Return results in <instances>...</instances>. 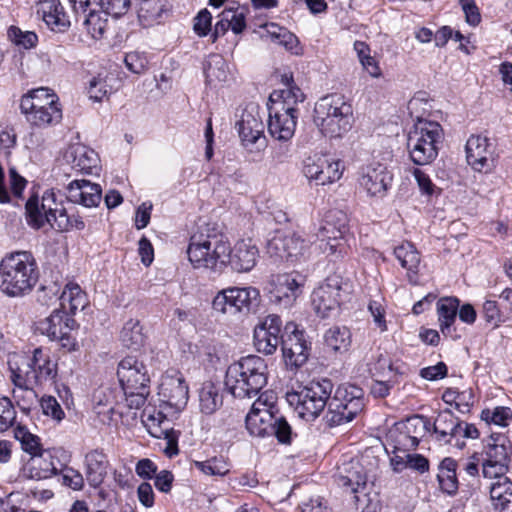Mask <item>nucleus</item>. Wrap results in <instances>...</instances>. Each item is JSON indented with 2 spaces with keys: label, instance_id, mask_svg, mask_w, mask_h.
<instances>
[{
  "label": "nucleus",
  "instance_id": "obj_43",
  "mask_svg": "<svg viewBox=\"0 0 512 512\" xmlns=\"http://www.w3.org/2000/svg\"><path fill=\"white\" fill-rule=\"evenodd\" d=\"M458 463L452 458H444L439 465L437 479L440 489L449 495H453L458 490L457 469Z\"/></svg>",
  "mask_w": 512,
  "mask_h": 512
},
{
  "label": "nucleus",
  "instance_id": "obj_35",
  "mask_svg": "<svg viewBox=\"0 0 512 512\" xmlns=\"http://www.w3.org/2000/svg\"><path fill=\"white\" fill-rule=\"evenodd\" d=\"M432 427L438 441L450 443L460 435L462 422L450 410H444L437 415Z\"/></svg>",
  "mask_w": 512,
  "mask_h": 512
},
{
  "label": "nucleus",
  "instance_id": "obj_15",
  "mask_svg": "<svg viewBox=\"0 0 512 512\" xmlns=\"http://www.w3.org/2000/svg\"><path fill=\"white\" fill-rule=\"evenodd\" d=\"M366 475L362 468L349 471L347 475L339 474L337 484L339 487L355 494V505L361 512H379L381 510L380 500L377 494L370 495L366 490Z\"/></svg>",
  "mask_w": 512,
  "mask_h": 512
},
{
  "label": "nucleus",
  "instance_id": "obj_22",
  "mask_svg": "<svg viewBox=\"0 0 512 512\" xmlns=\"http://www.w3.org/2000/svg\"><path fill=\"white\" fill-rule=\"evenodd\" d=\"M160 401L177 410H182L188 402V386L181 376H166L159 386Z\"/></svg>",
  "mask_w": 512,
  "mask_h": 512
},
{
  "label": "nucleus",
  "instance_id": "obj_41",
  "mask_svg": "<svg viewBox=\"0 0 512 512\" xmlns=\"http://www.w3.org/2000/svg\"><path fill=\"white\" fill-rule=\"evenodd\" d=\"M75 16L77 20L79 17L82 18V25L91 38L98 40L103 37L108 22L107 18L102 15V12L94 9L88 11V7H85L84 11H80Z\"/></svg>",
  "mask_w": 512,
  "mask_h": 512
},
{
  "label": "nucleus",
  "instance_id": "obj_37",
  "mask_svg": "<svg viewBox=\"0 0 512 512\" xmlns=\"http://www.w3.org/2000/svg\"><path fill=\"white\" fill-rule=\"evenodd\" d=\"M53 106H59L58 97L46 87L31 91L27 95H24L20 101L22 113H29L33 110Z\"/></svg>",
  "mask_w": 512,
  "mask_h": 512
},
{
  "label": "nucleus",
  "instance_id": "obj_13",
  "mask_svg": "<svg viewBox=\"0 0 512 512\" xmlns=\"http://www.w3.org/2000/svg\"><path fill=\"white\" fill-rule=\"evenodd\" d=\"M27 223L36 229H39L48 223L51 227L55 223L54 219L65 213L66 209L62 202L56 199V193L53 190L46 191L41 201L37 196H31L25 205Z\"/></svg>",
  "mask_w": 512,
  "mask_h": 512
},
{
  "label": "nucleus",
  "instance_id": "obj_56",
  "mask_svg": "<svg viewBox=\"0 0 512 512\" xmlns=\"http://www.w3.org/2000/svg\"><path fill=\"white\" fill-rule=\"evenodd\" d=\"M52 228L57 231H68L70 229L82 230L85 223L79 215H69L67 211L54 219Z\"/></svg>",
  "mask_w": 512,
  "mask_h": 512
},
{
  "label": "nucleus",
  "instance_id": "obj_58",
  "mask_svg": "<svg viewBox=\"0 0 512 512\" xmlns=\"http://www.w3.org/2000/svg\"><path fill=\"white\" fill-rule=\"evenodd\" d=\"M16 419V411L8 397H0V433L13 426Z\"/></svg>",
  "mask_w": 512,
  "mask_h": 512
},
{
  "label": "nucleus",
  "instance_id": "obj_11",
  "mask_svg": "<svg viewBox=\"0 0 512 512\" xmlns=\"http://www.w3.org/2000/svg\"><path fill=\"white\" fill-rule=\"evenodd\" d=\"M312 242L311 238L305 239L296 232L276 231L268 239L266 251L270 257L293 262L308 255Z\"/></svg>",
  "mask_w": 512,
  "mask_h": 512
},
{
  "label": "nucleus",
  "instance_id": "obj_2",
  "mask_svg": "<svg viewBox=\"0 0 512 512\" xmlns=\"http://www.w3.org/2000/svg\"><path fill=\"white\" fill-rule=\"evenodd\" d=\"M267 364L257 355L242 357L231 364L225 375V387L235 398L257 396L267 384Z\"/></svg>",
  "mask_w": 512,
  "mask_h": 512
},
{
  "label": "nucleus",
  "instance_id": "obj_14",
  "mask_svg": "<svg viewBox=\"0 0 512 512\" xmlns=\"http://www.w3.org/2000/svg\"><path fill=\"white\" fill-rule=\"evenodd\" d=\"M504 435H491L485 445L486 458L482 464V472L485 478L506 475L509 469L511 447Z\"/></svg>",
  "mask_w": 512,
  "mask_h": 512
},
{
  "label": "nucleus",
  "instance_id": "obj_54",
  "mask_svg": "<svg viewBox=\"0 0 512 512\" xmlns=\"http://www.w3.org/2000/svg\"><path fill=\"white\" fill-rule=\"evenodd\" d=\"M9 39L17 46L24 49H31L38 42L37 35L32 31H23L16 26H11L8 30Z\"/></svg>",
  "mask_w": 512,
  "mask_h": 512
},
{
  "label": "nucleus",
  "instance_id": "obj_16",
  "mask_svg": "<svg viewBox=\"0 0 512 512\" xmlns=\"http://www.w3.org/2000/svg\"><path fill=\"white\" fill-rule=\"evenodd\" d=\"M281 348L285 361L295 367L302 366L308 359L309 348L304 332L294 322H288L281 334Z\"/></svg>",
  "mask_w": 512,
  "mask_h": 512
},
{
  "label": "nucleus",
  "instance_id": "obj_42",
  "mask_svg": "<svg viewBox=\"0 0 512 512\" xmlns=\"http://www.w3.org/2000/svg\"><path fill=\"white\" fill-rule=\"evenodd\" d=\"M206 82L210 85L225 82L229 76L226 60L220 54H210L203 65Z\"/></svg>",
  "mask_w": 512,
  "mask_h": 512
},
{
  "label": "nucleus",
  "instance_id": "obj_62",
  "mask_svg": "<svg viewBox=\"0 0 512 512\" xmlns=\"http://www.w3.org/2000/svg\"><path fill=\"white\" fill-rule=\"evenodd\" d=\"M482 415L484 419H490L496 425L506 426L507 421L512 417V412L508 407H496L492 412L484 410Z\"/></svg>",
  "mask_w": 512,
  "mask_h": 512
},
{
  "label": "nucleus",
  "instance_id": "obj_48",
  "mask_svg": "<svg viewBox=\"0 0 512 512\" xmlns=\"http://www.w3.org/2000/svg\"><path fill=\"white\" fill-rule=\"evenodd\" d=\"M326 345L336 352H343L348 349L351 343V333L345 326H334L325 333Z\"/></svg>",
  "mask_w": 512,
  "mask_h": 512
},
{
  "label": "nucleus",
  "instance_id": "obj_51",
  "mask_svg": "<svg viewBox=\"0 0 512 512\" xmlns=\"http://www.w3.org/2000/svg\"><path fill=\"white\" fill-rule=\"evenodd\" d=\"M194 467L207 476H224L229 472V465L223 457H212L206 461H194Z\"/></svg>",
  "mask_w": 512,
  "mask_h": 512
},
{
  "label": "nucleus",
  "instance_id": "obj_38",
  "mask_svg": "<svg viewBox=\"0 0 512 512\" xmlns=\"http://www.w3.org/2000/svg\"><path fill=\"white\" fill-rule=\"evenodd\" d=\"M60 309L67 316L74 315L77 310L84 309L87 303L86 294L76 283H67L59 296Z\"/></svg>",
  "mask_w": 512,
  "mask_h": 512
},
{
  "label": "nucleus",
  "instance_id": "obj_53",
  "mask_svg": "<svg viewBox=\"0 0 512 512\" xmlns=\"http://www.w3.org/2000/svg\"><path fill=\"white\" fill-rule=\"evenodd\" d=\"M400 429L410 436H416L419 443L423 433L429 430L430 422L423 416L416 415L408 418L405 422H400Z\"/></svg>",
  "mask_w": 512,
  "mask_h": 512
},
{
  "label": "nucleus",
  "instance_id": "obj_20",
  "mask_svg": "<svg viewBox=\"0 0 512 512\" xmlns=\"http://www.w3.org/2000/svg\"><path fill=\"white\" fill-rule=\"evenodd\" d=\"M303 173L317 185L333 183L340 179V162L332 161L324 156H311L305 159Z\"/></svg>",
  "mask_w": 512,
  "mask_h": 512
},
{
  "label": "nucleus",
  "instance_id": "obj_9",
  "mask_svg": "<svg viewBox=\"0 0 512 512\" xmlns=\"http://www.w3.org/2000/svg\"><path fill=\"white\" fill-rule=\"evenodd\" d=\"M245 424L251 436H275L283 444L291 441V426L283 416H277L275 413L251 409L245 418Z\"/></svg>",
  "mask_w": 512,
  "mask_h": 512
},
{
  "label": "nucleus",
  "instance_id": "obj_17",
  "mask_svg": "<svg viewBox=\"0 0 512 512\" xmlns=\"http://www.w3.org/2000/svg\"><path fill=\"white\" fill-rule=\"evenodd\" d=\"M117 375L122 390L131 393V390L149 388L150 378L143 362L134 356H127L118 365Z\"/></svg>",
  "mask_w": 512,
  "mask_h": 512
},
{
  "label": "nucleus",
  "instance_id": "obj_27",
  "mask_svg": "<svg viewBox=\"0 0 512 512\" xmlns=\"http://www.w3.org/2000/svg\"><path fill=\"white\" fill-rule=\"evenodd\" d=\"M282 89L275 90L271 93L269 100L273 107L296 108L298 103L305 99L304 93L295 84L291 74H283L281 76Z\"/></svg>",
  "mask_w": 512,
  "mask_h": 512
},
{
  "label": "nucleus",
  "instance_id": "obj_28",
  "mask_svg": "<svg viewBox=\"0 0 512 512\" xmlns=\"http://www.w3.org/2000/svg\"><path fill=\"white\" fill-rule=\"evenodd\" d=\"M490 500L496 512H512V481L506 475L491 477Z\"/></svg>",
  "mask_w": 512,
  "mask_h": 512
},
{
  "label": "nucleus",
  "instance_id": "obj_3",
  "mask_svg": "<svg viewBox=\"0 0 512 512\" xmlns=\"http://www.w3.org/2000/svg\"><path fill=\"white\" fill-rule=\"evenodd\" d=\"M354 122L352 105L344 96L331 94L320 98L314 107V123L330 138L342 137Z\"/></svg>",
  "mask_w": 512,
  "mask_h": 512
},
{
  "label": "nucleus",
  "instance_id": "obj_60",
  "mask_svg": "<svg viewBox=\"0 0 512 512\" xmlns=\"http://www.w3.org/2000/svg\"><path fill=\"white\" fill-rule=\"evenodd\" d=\"M125 66L135 74L143 73L148 65L147 58L140 52H130L125 55Z\"/></svg>",
  "mask_w": 512,
  "mask_h": 512
},
{
  "label": "nucleus",
  "instance_id": "obj_34",
  "mask_svg": "<svg viewBox=\"0 0 512 512\" xmlns=\"http://www.w3.org/2000/svg\"><path fill=\"white\" fill-rule=\"evenodd\" d=\"M302 286L292 274H282L277 276L271 293L277 302L289 306L302 293Z\"/></svg>",
  "mask_w": 512,
  "mask_h": 512
},
{
  "label": "nucleus",
  "instance_id": "obj_36",
  "mask_svg": "<svg viewBox=\"0 0 512 512\" xmlns=\"http://www.w3.org/2000/svg\"><path fill=\"white\" fill-rule=\"evenodd\" d=\"M57 474L53 457L49 452H43L31 457L24 467V475L33 480H43Z\"/></svg>",
  "mask_w": 512,
  "mask_h": 512
},
{
  "label": "nucleus",
  "instance_id": "obj_7",
  "mask_svg": "<svg viewBox=\"0 0 512 512\" xmlns=\"http://www.w3.org/2000/svg\"><path fill=\"white\" fill-rule=\"evenodd\" d=\"M353 292V284L341 275L333 274L312 293V305L315 312L322 318L329 317L340 305L349 299Z\"/></svg>",
  "mask_w": 512,
  "mask_h": 512
},
{
  "label": "nucleus",
  "instance_id": "obj_30",
  "mask_svg": "<svg viewBox=\"0 0 512 512\" xmlns=\"http://www.w3.org/2000/svg\"><path fill=\"white\" fill-rule=\"evenodd\" d=\"M74 325L75 320L71 316L55 309L50 316L36 323V330L51 340H56L57 337H61L64 330H72Z\"/></svg>",
  "mask_w": 512,
  "mask_h": 512
},
{
  "label": "nucleus",
  "instance_id": "obj_21",
  "mask_svg": "<svg viewBox=\"0 0 512 512\" xmlns=\"http://www.w3.org/2000/svg\"><path fill=\"white\" fill-rule=\"evenodd\" d=\"M239 137L244 146L256 144L264 137V123L259 114L258 106L248 105L236 123Z\"/></svg>",
  "mask_w": 512,
  "mask_h": 512
},
{
  "label": "nucleus",
  "instance_id": "obj_12",
  "mask_svg": "<svg viewBox=\"0 0 512 512\" xmlns=\"http://www.w3.org/2000/svg\"><path fill=\"white\" fill-rule=\"evenodd\" d=\"M260 293L255 287H230L215 296L213 309L223 314L249 312L259 303Z\"/></svg>",
  "mask_w": 512,
  "mask_h": 512
},
{
  "label": "nucleus",
  "instance_id": "obj_64",
  "mask_svg": "<svg viewBox=\"0 0 512 512\" xmlns=\"http://www.w3.org/2000/svg\"><path fill=\"white\" fill-rule=\"evenodd\" d=\"M224 19L235 34L241 33L246 27L243 12L228 10L224 12Z\"/></svg>",
  "mask_w": 512,
  "mask_h": 512
},
{
  "label": "nucleus",
  "instance_id": "obj_52",
  "mask_svg": "<svg viewBox=\"0 0 512 512\" xmlns=\"http://www.w3.org/2000/svg\"><path fill=\"white\" fill-rule=\"evenodd\" d=\"M15 438L21 443L22 449L29 453L31 457L43 453L39 438L30 433L25 427L18 426L14 430Z\"/></svg>",
  "mask_w": 512,
  "mask_h": 512
},
{
  "label": "nucleus",
  "instance_id": "obj_39",
  "mask_svg": "<svg viewBox=\"0 0 512 512\" xmlns=\"http://www.w3.org/2000/svg\"><path fill=\"white\" fill-rule=\"evenodd\" d=\"M394 255L401 266L407 270V276L412 284L417 283V272L420 264V255L410 242L402 243L394 249Z\"/></svg>",
  "mask_w": 512,
  "mask_h": 512
},
{
  "label": "nucleus",
  "instance_id": "obj_57",
  "mask_svg": "<svg viewBox=\"0 0 512 512\" xmlns=\"http://www.w3.org/2000/svg\"><path fill=\"white\" fill-rule=\"evenodd\" d=\"M99 5L104 15L119 18L129 11L131 0H99Z\"/></svg>",
  "mask_w": 512,
  "mask_h": 512
},
{
  "label": "nucleus",
  "instance_id": "obj_32",
  "mask_svg": "<svg viewBox=\"0 0 512 512\" xmlns=\"http://www.w3.org/2000/svg\"><path fill=\"white\" fill-rule=\"evenodd\" d=\"M392 180L391 174L386 167L378 165L377 167H369L363 174L360 185L366 190L370 196H384L388 185Z\"/></svg>",
  "mask_w": 512,
  "mask_h": 512
},
{
  "label": "nucleus",
  "instance_id": "obj_10",
  "mask_svg": "<svg viewBox=\"0 0 512 512\" xmlns=\"http://www.w3.org/2000/svg\"><path fill=\"white\" fill-rule=\"evenodd\" d=\"M11 373L22 385H41L55 378L57 364L37 348L31 359L24 361L20 366L11 367Z\"/></svg>",
  "mask_w": 512,
  "mask_h": 512
},
{
  "label": "nucleus",
  "instance_id": "obj_55",
  "mask_svg": "<svg viewBox=\"0 0 512 512\" xmlns=\"http://www.w3.org/2000/svg\"><path fill=\"white\" fill-rule=\"evenodd\" d=\"M363 390L356 385H340L331 397V400H338L342 404L348 406L352 401L364 400Z\"/></svg>",
  "mask_w": 512,
  "mask_h": 512
},
{
  "label": "nucleus",
  "instance_id": "obj_25",
  "mask_svg": "<svg viewBox=\"0 0 512 512\" xmlns=\"http://www.w3.org/2000/svg\"><path fill=\"white\" fill-rule=\"evenodd\" d=\"M37 14L53 31L64 32L70 27V18L59 0H40L37 5Z\"/></svg>",
  "mask_w": 512,
  "mask_h": 512
},
{
  "label": "nucleus",
  "instance_id": "obj_49",
  "mask_svg": "<svg viewBox=\"0 0 512 512\" xmlns=\"http://www.w3.org/2000/svg\"><path fill=\"white\" fill-rule=\"evenodd\" d=\"M11 380L16 387V389L13 390V396L17 400V404L21 410L29 411L38 403V395L33 389L35 385H22L18 383L13 373H11Z\"/></svg>",
  "mask_w": 512,
  "mask_h": 512
},
{
  "label": "nucleus",
  "instance_id": "obj_31",
  "mask_svg": "<svg viewBox=\"0 0 512 512\" xmlns=\"http://www.w3.org/2000/svg\"><path fill=\"white\" fill-rule=\"evenodd\" d=\"M109 462L102 450L94 449L85 455V475L88 484L99 487L108 473Z\"/></svg>",
  "mask_w": 512,
  "mask_h": 512
},
{
  "label": "nucleus",
  "instance_id": "obj_4",
  "mask_svg": "<svg viewBox=\"0 0 512 512\" xmlns=\"http://www.w3.org/2000/svg\"><path fill=\"white\" fill-rule=\"evenodd\" d=\"M230 243L222 234H194L187 248L189 261L194 268H204L221 273L229 262Z\"/></svg>",
  "mask_w": 512,
  "mask_h": 512
},
{
  "label": "nucleus",
  "instance_id": "obj_61",
  "mask_svg": "<svg viewBox=\"0 0 512 512\" xmlns=\"http://www.w3.org/2000/svg\"><path fill=\"white\" fill-rule=\"evenodd\" d=\"M459 4L465 14V20L470 26H477L481 22L480 10L475 0H459Z\"/></svg>",
  "mask_w": 512,
  "mask_h": 512
},
{
  "label": "nucleus",
  "instance_id": "obj_46",
  "mask_svg": "<svg viewBox=\"0 0 512 512\" xmlns=\"http://www.w3.org/2000/svg\"><path fill=\"white\" fill-rule=\"evenodd\" d=\"M23 114L31 125L40 128L57 124L62 119V111L59 106L37 109Z\"/></svg>",
  "mask_w": 512,
  "mask_h": 512
},
{
  "label": "nucleus",
  "instance_id": "obj_47",
  "mask_svg": "<svg viewBox=\"0 0 512 512\" xmlns=\"http://www.w3.org/2000/svg\"><path fill=\"white\" fill-rule=\"evenodd\" d=\"M140 322L136 319H129L125 322L120 340L129 349L138 350L144 343L145 335Z\"/></svg>",
  "mask_w": 512,
  "mask_h": 512
},
{
  "label": "nucleus",
  "instance_id": "obj_8",
  "mask_svg": "<svg viewBox=\"0 0 512 512\" xmlns=\"http://www.w3.org/2000/svg\"><path fill=\"white\" fill-rule=\"evenodd\" d=\"M333 384L329 379L312 381L301 390L289 395L291 403H297V411L300 417L306 421L315 420L330 401Z\"/></svg>",
  "mask_w": 512,
  "mask_h": 512
},
{
  "label": "nucleus",
  "instance_id": "obj_33",
  "mask_svg": "<svg viewBox=\"0 0 512 512\" xmlns=\"http://www.w3.org/2000/svg\"><path fill=\"white\" fill-rule=\"evenodd\" d=\"M466 158L469 165L481 171L488 165L492 155L488 138L481 135H472L466 142Z\"/></svg>",
  "mask_w": 512,
  "mask_h": 512
},
{
  "label": "nucleus",
  "instance_id": "obj_23",
  "mask_svg": "<svg viewBox=\"0 0 512 512\" xmlns=\"http://www.w3.org/2000/svg\"><path fill=\"white\" fill-rule=\"evenodd\" d=\"M63 158L72 169L92 174L99 169L98 154L82 143L70 144L64 151Z\"/></svg>",
  "mask_w": 512,
  "mask_h": 512
},
{
  "label": "nucleus",
  "instance_id": "obj_29",
  "mask_svg": "<svg viewBox=\"0 0 512 512\" xmlns=\"http://www.w3.org/2000/svg\"><path fill=\"white\" fill-rule=\"evenodd\" d=\"M364 408V400L352 401L348 406L331 400L328 403V410L325 415L326 423L330 427L339 426L352 421Z\"/></svg>",
  "mask_w": 512,
  "mask_h": 512
},
{
  "label": "nucleus",
  "instance_id": "obj_19",
  "mask_svg": "<svg viewBox=\"0 0 512 512\" xmlns=\"http://www.w3.org/2000/svg\"><path fill=\"white\" fill-rule=\"evenodd\" d=\"M268 131L279 141L290 140L296 129L298 119L297 108H283V106H269Z\"/></svg>",
  "mask_w": 512,
  "mask_h": 512
},
{
  "label": "nucleus",
  "instance_id": "obj_45",
  "mask_svg": "<svg viewBox=\"0 0 512 512\" xmlns=\"http://www.w3.org/2000/svg\"><path fill=\"white\" fill-rule=\"evenodd\" d=\"M164 6L160 0H139L137 15L143 27L160 23Z\"/></svg>",
  "mask_w": 512,
  "mask_h": 512
},
{
  "label": "nucleus",
  "instance_id": "obj_26",
  "mask_svg": "<svg viewBox=\"0 0 512 512\" xmlns=\"http://www.w3.org/2000/svg\"><path fill=\"white\" fill-rule=\"evenodd\" d=\"M67 198L73 203L84 207L97 206L102 198V190L98 184L87 180H74L68 185Z\"/></svg>",
  "mask_w": 512,
  "mask_h": 512
},
{
  "label": "nucleus",
  "instance_id": "obj_6",
  "mask_svg": "<svg viewBox=\"0 0 512 512\" xmlns=\"http://www.w3.org/2000/svg\"><path fill=\"white\" fill-rule=\"evenodd\" d=\"M347 232V214L341 210L329 211L315 240L320 241L319 248L330 261L336 262L348 255L350 247L346 239Z\"/></svg>",
  "mask_w": 512,
  "mask_h": 512
},
{
  "label": "nucleus",
  "instance_id": "obj_50",
  "mask_svg": "<svg viewBox=\"0 0 512 512\" xmlns=\"http://www.w3.org/2000/svg\"><path fill=\"white\" fill-rule=\"evenodd\" d=\"M388 438L393 442L395 452L405 453L418 446L416 436H410L404 433V431L400 429L399 423L389 431Z\"/></svg>",
  "mask_w": 512,
  "mask_h": 512
},
{
  "label": "nucleus",
  "instance_id": "obj_44",
  "mask_svg": "<svg viewBox=\"0 0 512 512\" xmlns=\"http://www.w3.org/2000/svg\"><path fill=\"white\" fill-rule=\"evenodd\" d=\"M459 300L457 298H442L437 303L440 329L445 335L451 334V326L455 322Z\"/></svg>",
  "mask_w": 512,
  "mask_h": 512
},
{
  "label": "nucleus",
  "instance_id": "obj_18",
  "mask_svg": "<svg viewBox=\"0 0 512 512\" xmlns=\"http://www.w3.org/2000/svg\"><path fill=\"white\" fill-rule=\"evenodd\" d=\"M282 321L276 314H270L255 327L254 346L265 355L273 354L281 344Z\"/></svg>",
  "mask_w": 512,
  "mask_h": 512
},
{
  "label": "nucleus",
  "instance_id": "obj_5",
  "mask_svg": "<svg viewBox=\"0 0 512 512\" xmlns=\"http://www.w3.org/2000/svg\"><path fill=\"white\" fill-rule=\"evenodd\" d=\"M443 129L438 122L420 119L410 130L407 148L411 161L416 165H428L438 156Z\"/></svg>",
  "mask_w": 512,
  "mask_h": 512
},
{
  "label": "nucleus",
  "instance_id": "obj_1",
  "mask_svg": "<svg viewBox=\"0 0 512 512\" xmlns=\"http://www.w3.org/2000/svg\"><path fill=\"white\" fill-rule=\"evenodd\" d=\"M37 280V265L31 253H10L0 261V291L6 296L26 295L33 289Z\"/></svg>",
  "mask_w": 512,
  "mask_h": 512
},
{
  "label": "nucleus",
  "instance_id": "obj_40",
  "mask_svg": "<svg viewBox=\"0 0 512 512\" xmlns=\"http://www.w3.org/2000/svg\"><path fill=\"white\" fill-rule=\"evenodd\" d=\"M199 409L203 414L211 415L223 405V396L219 386L213 382H204L199 389Z\"/></svg>",
  "mask_w": 512,
  "mask_h": 512
},
{
  "label": "nucleus",
  "instance_id": "obj_24",
  "mask_svg": "<svg viewBox=\"0 0 512 512\" xmlns=\"http://www.w3.org/2000/svg\"><path fill=\"white\" fill-rule=\"evenodd\" d=\"M259 257V250L251 239H242L230 247L228 265L237 272L251 271Z\"/></svg>",
  "mask_w": 512,
  "mask_h": 512
},
{
  "label": "nucleus",
  "instance_id": "obj_59",
  "mask_svg": "<svg viewBox=\"0 0 512 512\" xmlns=\"http://www.w3.org/2000/svg\"><path fill=\"white\" fill-rule=\"evenodd\" d=\"M40 406L46 416H50L57 422H60L65 417V413L61 405L53 396H43L40 400Z\"/></svg>",
  "mask_w": 512,
  "mask_h": 512
},
{
  "label": "nucleus",
  "instance_id": "obj_63",
  "mask_svg": "<svg viewBox=\"0 0 512 512\" xmlns=\"http://www.w3.org/2000/svg\"><path fill=\"white\" fill-rule=\"evenodd\" d=\"M276 395L272 391H265L261 393L257 400L252 404L251 409H254V411H267L270 413H274L273 409L275 407L276 403Z\"/></svg>",
  "mask_w": 512,
  "mask_h": 512
}]
</instances>
